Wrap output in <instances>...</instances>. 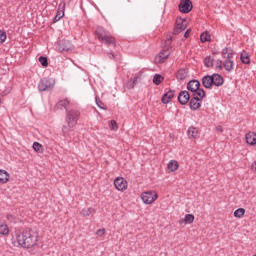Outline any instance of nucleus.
I'll use <instances>...</instances> for the list:
<instances>
[{"instance_id":"nucleus-1","label":"nucleus","mask_w":256,"mask_h":256,"mask_svg":"<svg viewBox=\"0 0 256 256\" xmlns=\"http://www.w3.org/2000/svg\"><path fill=\"white\" fill-rule=\"evenodd\" d=\"M15 237L18 245L23 247V249H31V247H35L37 241H39V236L31 229L16 232Z\"/></svg>"},{"instance_id":"nucleus-2","label":"nucleus","mask_w":256,"mask_h":256,"mask_svg":"<svg viewBox=\"0 0 256 256\" xmlns=\"http://www.w3.org/2000/svg\"><path fill=\"white\" fill-rule=\"evenodd\" d=\"M96 37L100 43H104L107 47H117V40L102 26H98L96 31Z\"/></svg>"},{"instance_id":"nucleus-3","label":"nucleus","mask_w":256,"mask_h":256,"mask_svg":"<svg viewBox=\"0 0 256 256\" xmlns=\"http://www.w3.org/2000/svg\"><path fill=\"white\" fill-rule=\"evenodd\" d=\"M225 83V78L221 74L214 73L212 75H205L202 78V85L205 89H212L213 85L215 87H223Z\"/></svg>"},{"instance_id":"nucleus-4","label":"nucleus","mask_w":256,"mask_h":256,"mask_svg":"<svg viewBox=\"0 0 256 256\" xmlns=\"http://www.w3.org/2000/svg\"><path fill=\"white\" fill-rule=\"evenodd\" d=\"M79 117H81V112L79 110H67L65 121L67 125H70V127H75V125H77V122L79 121Z\"/></svg>"},{"instance_id":"nucleus-5","label":"nucleus","mask_w":256,"mask_h":256,"mask_svg":"<svg viewBox=\"0 0 256 256\" xmlns=\"http://www.w3.org/2000/svg\"><path fill=\"white\" fill-rule=\"evenodd\" d=\"M55 87V80L53 78H43L38 83L39 91H53Z\"/></svg>"},{"instance_id":"nucleus-6","label":"nucleus","mask_w":256,"mask_h":256,"mask_svg":"<svg viewBox=\"0 0 256 256\" xmlns=\"http://www.w3.org/2000/svg\"><path fill=\"white\" fill-rule=\"evenodd\" d=\"M187 29V19H183L181 17L176 18L173 35H179V33H183Z\"/></svg>"},{"instance_id":"nucleus-7","label":"nucleus","mask_w":256,"mask_h":256,"mask_svg":"<svg viewBox=\"0 0 256 256\" xmlns=\"http://www.w3.org/2000/svg\"><path fill=\"white\" fill-rule=\"evenodd\" d=\"M178 9L180 13L187 15V13H191V11H193V2H191V0H180Z\"/></svg>"},{"instance_id":"nucleus-8","label":"nucleus","mask_w":256,"mask_h":256,"mask_svg":"<svg viewBox=\"0 0 256 256\" xmlns=\"http://www.w3.org/2000/svg\"><path fill=\"white\" fill-rule=\"evenodd\" d=\"M141 199L145 205H151L154 201H157V194L153 192H143L141 194Z\"/></svg>"},{"instance_id":"nucleus-9","label":"nucleus","mask_w":256,"mask_h":256,"mask_svg":"<svg viewBox=\"0 0 256 256\" xmlns=\"http://www.w3.org/2000/svg\"><path fill=\"white\" fill-rule=\"evenodd\" d=\"M73 50V44L69 40H62L58 43V51L61 53H69V51Z\"/></svg>"},{"instance_id":"nucleus-10","label":"nucleus","mask_w":256,"mask_h":256,"mask_svg":"<svg viewBox=\"0 0 256 256\" xmlns=\"http://www.w3.org/2000/svg\"><path fill=\"white\" fill-rule=\"evenodd\" d=\"M191 100V94H189V91L187 90H182L178 94V103L180 105H187L189 101Z\"/></svg>"},{"instance_id":"nucleus-11","label":"nucleus","mask_w":256,"mask_h":256,"mask_svg":"<svg viewBox=\"0 0 256 256\" xmlns=\"http://www.w3.org/2000/svg\"><path fill=\"white\" fill-rule=\"evenodd\" d=\"M114 187L117 191H125V189H127V180L123 177H117L114 180Z\"/></svg>"},{"instance_id":"nucleus-12","label":"nucleus","mask_w":256,"mask_h":256,"mask_svg":"<svg viewBox=\"0 0 256 256\" xmlns=\"http://www.w3.org/2000/svg\"><path fill=\"white\" fill-rule=\"evenodd\" d=\"M173 97H175V90L170 89L169 91L163 94L161 101L164 105H168V103H171Z\"/></svg>"},{"instance_id":"nucleus-13","label":"nucleus","mask_w":256,"mask_h":256,"mask_svg":"<svg viewBox=\"0 0 256 256\" xmlns=\"http://www.w3.org/2000/svg\"><path fill=\"white\" fill-rule=\"evenodd\" d=\"M199 101V96H193L190 99L189 107L191 111H197V109H201V103Z\"/></svg>"},{"instance_id":"nucleus-14","label":"nucleus","mask_w":256,"mask_h":256,"mask_svg":"<svg viewBox=\"0 0 256 256\" xmlns=\"http://www.w3.org/2000/svg\"><path fill=\"white\" fill-rule=\"evenodd\" d=\"M201 87V82L199 80H190L187 83V89L190 91V93H193V91H197Z\"/></svg>"},{"instance_id":"nucleus-15","label":"nucleus","mask_w":256,"mask_h":256,"mask_svg":"<svg viewBox=\"0 0 256 256\" xmlns=\"http://www.w3.org/2000/svg\"><path fill=\"white\" fill-rule=\"evenodd\" d=\"M240 61L244 65H251V55H249V52L242 51L240 54Z\"/></svg>"},{"instance_id":"nucleus-16","label":"nucleus","mask_w":256,"mask_h":256,"mask_svg":"<svg viewBox=\"0 0 256 256\" xmlns=\"http://www.w3.org/2000/svg\"><path fill=\"white\" fill-rule=\"evenodd\" d=\"M189 77V71L185 68H180L176 74L178 81H185V78Z\"/></svg>"},{"instance_id":"nucleus-17","label":"nucleus","mask_w":256,"mask_h":256,"mask_svg":"<svg viewBox=\"0 0 256 256\" xmlns=\"http://www.w3.org/2000/svg\"><path fill=\"white\" fill-rule=\"evenodd\" d=\"M245 139H246V143L248 145H256V133L255 132H248L246 135H245Z\"/></svg>"},{"instance_id":"nucleus-18","label":"nucleus","mask_w":256,"mask_h":256,"mask_svg":"<svg viewBox=\"0 0 256 256\" xmlns=\"http://www.w3.org/2000/svg\"><path fill=\"white\" fill-rule=\"evenodd\" d=\"M192 93H193V97H198L199 101H203V99L207 97L205 90L201 87H199L196 91H193Z\"/></svg>"},{"instance_id":"nucleus-19","label":"nucleus","mask_w":256,"mask_h":256,"mask_svg":"<svg viewBox=\"0 0 256 256\" xmlns=\"http://www.w3.org/2000/svg\"><path fill=\"white\" fill-rule=\"evenodd\" d=\"M9 172L7 170L0 169V183L1 185H5V183H9Z\"/></svg>"},{"instance_id":"nucleus-20","label":"nucleus","mask_w":256,"mask_h":256,"mask_svg":"<svg viewBox=\"0 0 256 256\" xmlns=\"http://www.w3.org/2000/svg\"><path fill=\"white\" fill-rule=\"evenodd\" d=\"M169 55H171L169 50L161 51L158 55V63H165V60L169 59Z\"/></svg>"},{"instance_id":"nucleus-21","label":"nucleus","mask_w":256,"mask_h":256,"mask_svg":"<svg viewBox=\"0 0 256 256\" xmlns=\"http://www.w3.org/2000/svg\"><path fill=\"white\" fill-rule=\"evenodd\" d=\"M69 107V100L63 99L57 102L55 105V109H58L59 111H63V109H67Z\"/></svg>"},{"instance_id":"nucleus-22","label":"nucleus","mask_w":256,"mask_h":256,"mask_svg":"<svg viewBox=\"0 0 256 256\" xmlns=\"http://www.w3.org/2000/svg\"><path fill=\"white\" fill-rule=\"evenodd\" d=\"M187 133L189 139H197V137H199V130L196 127H189Z\"/></svg>"},{"instance_id":"nucleus-23","label":"nucleus","mask_w":256,"mask_h":256,"mask_svg":"<svg viewBox=\"0 0 256 256\" xmlns=\"http://www.w3.org/2000/svg\"><path fill=\"white\" fill-rule=\"evenodd\" d=\"M167 168L169 169V171H171V173H175V171L179 169V162H177V160H170Z\"/></svg>"},{"instance_id":"nucleus-24","label":"nucleus","mask_w":256,"mask_h":256,"mask_svg":"<svg viewBox=\"0 0 256 256\" xmlns=\"http://www.w3.org/2000/svg\"><path fill=\"white\" fill-rule=\"evenodd\" d=\"M234 65H235V62H233V60L226 59L223 62V67H224L225 71H227L228 73H231V71H233Z\"/></svg>"},{"instance_id":"nucleus-25","label":"nucleus","mask_w":256,"mask_h":256,"mask_svg":"<svg viewBox=\"0 0 256 256\" xmlns=\"http://www.w3.org/2000/svg\"><path fill=\"white\" fill-rule=\"evenodd\" d=\"M195 221V215L193 214H186L184 219L180 220V223H185V225H191Z\"/></svg>"},{"instance_id":"nucleus-26","label":"nucleus","mask_w":256,"mask_h":256,"mask_svg":"<svg viewBox=\"0 0 256 256\" xmlns=\"http://www.w3.org/2000/svg\"><path fill=\"white\" fill-rule=\"evenodd\" d=\"M165 81V78L161 76V74H155L153 77V83L154 85H161Z\"/></svg>"},{"instance_id":"nucleus-27","label":"nucleus","mask_w":256,"mask_h":256,"mask_svg":"<svg viewBox=\"0 0 256 256\" xmlns=\"http://www.w3.org/2000/svg\"><path fill=\"white\" fill-rule=\"evenodd\" d=\"M200 41L201 43H207V41H211V34H209V32H203L200 35Z\"/></svg>"},{"instance_id":"nucleus-28","label":"nucleus","mask_w":256,"mask_h":256,"mask_svg":"<svg viewBox=\"0 0 256 256\" xmlns=\"http://www.w3.org/2000/svg\"><path fill=\"white\" fill-rule=\"evenodd\" d=\"M73 127H75V126H70L69 124L64 125L62 127L63 136L67 137V135H69V133H71V131H73Z\"/></svg>"},{"instance_id":"nucleus-29","label":"nucleus","mask_w":256,"mask_h":256,"mask_svg":"<svg viewBox=\"0 0 256 256\" xmlns=\"http://www.w3.org/2000/svg\"><path fill=\"white\" fill-rule=\"evenodd\" d=\"M82 215L83 217H89V215H95V209L94 208H84L82 209Z\"/></svg>"},{"instance_id":"nucleus-30","label":"nucleus","mask_w":256,"mask_h":256,"mask_svg":"<svg viewBox=\"0 0 256 256\" xmlns=\"http://www.w3.org/2000/svg\"><path fill=\"white\" fill-rule=\"evenodd\" d=\"M32 149L36 153H43V145H41V143H39V142H34L32 145Z\"/></svg>"},{"instance_id":"nucleus-31","label":"nucleus","mask_w":256,"mask_h":256,"mask_svg":"<svg viewBox=\"0 0 256 256\" xmlns=\"http://www.w3.org/2000/svg\"><path fill=\"white\" fill-rule=\"evenodd\" d=\"M39 63L42 65V67H49V59L47 56H40L38 58Z\"/></svg>"},{"instance_id":"nucleus-32","label":"nucleus","mask_w":256,"mask_h":256,"mask_svg":"<svg viewBox=\"0 0 256 256\" xmlns=\"http://www.w3.org/2000/svg\"><path fill=\"white\" fill-rule=\"evenodd\" d=\"M213 61H215V59H213V56L209 55L204 59V65L205 67H213Z\"/></svg>"},{"instance_id":"nucleus-33","label":"nucleus","mask_w":256,"mask_h":256,"mask_svg":"<svg viewBox=\"0 0 256 256\" xmlns=\"http://www.w3.org/2000/svg\"><path fill=\"white\" fill-rule=\"evenodd\" d=\"M245 215V208H238L234 211V217L241 219Z\"/></svg>"},{"instance_id":"nucleus-34","label":"nucleus","mask_w":256,"mask_h":256,"mask_svg":"<svg viewBox=\"0 0 256 256\" xmlns=\"http://www.w3.org/2000/svg\"><path fill=\"white\" fill-rule=\"evenodd\" d=\"M0 235H9V226L7 224H0Z\"/></svg>"},{"instance_id":"nucleus-35","label":"nucleus","mask_w":256,"mask_h":256,"mask_svg":"<svg viewBox=\"0 0 256 256\" xmlns=\"http://www.w3.org/2000/svg\"><path fill=\"white\" fill-rule=\"evenodd\" d=\"M95 101H96V105H97V107H99V109H104V111H107V106L105 105V103H103V101H101V99L96 97Z\"/></svg>"},{"instance_id":"nucleus-36","label":"nucleus","mask_w":256,"mask_h":256,"mask_svg":"<svg viewBox=\"0 0 256 256\" xmlns=\"http://www.w3.org/2000/svg\"><path fill=\"white\" fill-rule=\"evenodd\" d=\"M7 39V33L4 30H0V43H5Z\"/></svg>"},{"instance_id":"nucleus-37","label":"nucleus","mask_w":256,"mask_h":256,"mask_svg":"<svg viewBox=\"0 0 256 256\" xmlns=\"http://www.w3.org/2000/svg\"><path fill=\"white\" fill-rule=\"evenodd\" d=\"M223 60L218 59L216 60V69H218L219 71H221L223 69Z\"/></svg>"},{"instance_id":"nucleus-38","label":"nucleus","mask_w":256,"mask_h":256,"mask_svg":"<svg viewBox=\"0 0 256 256\" xmlns=\"http://www.w3.org/2000/svg\"><path fill=\"white\" fill-rule=\"evenodd\" d=\"M127 89H135V82H132L131 79L126 82Z\"/></svg>"},{"instance_id":"nucleus-39","label":"nucleus","mask_w":256,"mask_h":256,"mask_svg":"<svg viewBox=\"0 0 256 256\" xmlns=\"http://www.w3.org/2000/svg\"><path fill=\"white\" fill-rule=\"evenodd\" d=\"M110 129L111 131H115L116 129H118L117 122L115 120L110 121Z\"/></svg>"},{"instance_id":"nucleus-40","label":"nucleus","mask_w":256,"mask_h":256,"mask_svg":"<svg viewBox=\"0 0 256 256\" xmlns=\"http://www.w3.org/2000/svg\"><path fill=\"white\" fill-rule=\"evenodd\" d=\"M6 219H7L10 223H15L16 217H15V215H13V214H7Z\"/></svg>"},{"instance_id":"nucleus-41","label":"nucleus","mask_w":256,"mask_h":256,"mask_svg":"<svg viewBox=\"0 0 256 256\" xmlns=\"http://www.w3.org/2000/svg\"><path fill=\"white\" fill-rule=\"evenodd\" d=\"M64 15H65V13H63L61 15V12L58 11L57 14L54 17V23H57V21H59Z\"/></svg>"},{"instance_id":"nucleus-42","label":"nucleus","mask_w":256,"mask_h":256,"mask_svg":"<svg viewBox=\"0 0 256 256\" xmlns=\"http://www.w3.org/2000/svg\"><path fill=\"white\" fill-rule=\"evenodd\" d=\"M233 55H235V52L233 51L232 48H229V52H228V54L226 56V59H228V60L233 59Z\"/></svg>"},{"instance_id":"nucleus-43","label":"nucleus","mask_w":256,"mask_h":256,"mask_svg":"<svg viewBox=\"0 0 256 256\" xmlns=\"http://www.w3.org/2000/svg\"><path fill=\"white\" fill-rule=\"evenodd\" d=\"M96 235H98L99 237H103V235H105V229L104 228L98 229L96 232Z\"/></svg>"},{"instance_id":"nucleus-44","label":"nucleus","mask_w":256,"mask_h":256,"mask_svg":"<svg viewBox=\"0 0 256 256\" xmlns=\"http://www.w3.org/2000/svg\"><path fill=\"white\" fill-rule=\"evenodd\" d=\"M106 56L108 59L115 61V54H113V52H107Z\"/></svg>"},{"instance_id":"nucleus-45","label":"nucleus","mask_w":256,"mask_h":256,"mask_svg":"<svg viewBox=\"0 0 256 256\" xmlns=\"http://www.w3.org/2000/svg\"><path fill=\"white\" fill-rule=\"evenodd\" d=\"M189 33H191V28L187 29L184 33V38L189 39Z\"/></svg>"},{"instance_id":"nucleus-46","label":"nucleus","mask_w":256,"mask_h":256,"mask_svg":"<svg viewBox=\"0 0 256 256\" xmlns=\"http://www.w3.org/2000/svg\"><path fill=\"white\" fill-rule=\"evenodd\" d=\"M229 53V48L225 47L223 50H222V56L225 58V55H228Z\"/></svg>"},{"instance_id":"nucleus-47","label":"nucleus","mask_w":256,"mask_h":256,"mask_svg":"<svg viewBox=\"0 0 256 256\" xmlns=\"http://www.w3.org/2000/svg\"><path fill=\"white\" fill-rule=\"evenodd\" d=\"M139 80V76H135L134 78H131L130 81L134 83V86L137 85V81Z\"/></svg>"},{"instance_id":"nucleus-48","label":"nucleus","mask_w":256,"mask_h":256,"mask_svg":"<svg viewBox=\"0 0 256 256\" xmlns=\"http://www.w3.org/2000/svg\"><path fill=\"white\" fill-rule=\"evenodd\" d=\"M252 171H255V173H256V161H254L253 163H252Z\"/></svg>"},{"instance_id":"nucleus-49","label":"nucleus","mask_w":256,"mask_h":256,"mask_svg":"<svg viewBox=\"0 0 256 256\" xmlns=\"http://www.w3.org/2000/svg\"><path fill=\"white\" fill-rule=\"evenodd\" d=\"M217 130L220 131V133H223V129L217 128Z\"/></svg>"}]
</instances>
